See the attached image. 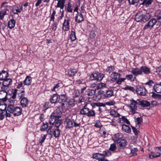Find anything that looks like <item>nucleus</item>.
I'll use <instances>...</instances> for the list:
<instances>
[{"label":"nucleus","mask_w":161,"mask_h":161,"mask_svg":"<svg viewBox=\"0 0 161 161\" xmlns=\"http://www.w3.org/2000/svg\"><path fill=\"white\" fill-rule=\"evenodd\" d=\"M3 80V86H8L12 84V80L11 79L6 78Z\"/></svg>","instance_id":"nucleus-23"},{"label":"nucleus","mask_w":161,"mask_h":161,"mask_svg":"<svg viewBox=\"0 0 161 161\" xmlns=\"http://www.w3.org/2000/svg\"><path fill=\"white\" fill-rule=\"evenodd\" d=\"M5 109L2 110L0 113V120H2L3 119L5 116Z\"/></svg>","instance_id":"nucleus-49"},{"label":"nucleus","mask_w":161,"mask_h":161,"mask_svg":"<svg viewBox=\"0 0 161 161\" xmlns=\"http://www.w3.org/2000/svg\"><path fill=\"white\" fill-rule=\"evenodd\" d=\"M139 0H128L129 3L130 4H134L138 2Z\"/></svg>","instance_id":"nucleus-61"},{"label":"nucleus","mask_w":161,"mask_h":161,"mask_svg":"<svg viewBox=\"0 0 161 161\" xmlns=\"http://www.w3.org/2000/svg\"><path fill=\"white\" fill-rule=\"evenodd\" d=\"M8 73L6 72L5 70H3L0 73V80H3L7 78L8 76Z\"/></svg>","instance_id":"nucleus-21"},{"label":"nucleus","mask_w":161,"mask_h":161,"mask_svg":"<svg viewBox=\"0 0 161 161\" xmlns=\"http://www.w3.org/2000/svg\"><path fill=\"white\" fill-rule=\"evenodd\" d=\"M105 84L104 83H101L99 84L98 86H97L96 88L97 90H98V89L103 88V87H105Z\"/></svg>","instance_id":"nucleus-60"},{"label":"nucleus","mask_w":161,"mask_h":161,"mask_svg":"<svg viewBox=\"0 0 161 161\" xmlns=\"http://www.w3.org/2000/svg\"><path fill=\"white\" fill-rule=\"evenodd\" d=\"M75 104V100L74 98L70 99L68 102V105L71 107H73Z\"/></svg>","instance_id":"nucleus-42"},{"label":"nucleus","mask_w":161,"mask_h":161,"mask_svg":"<svg viewBox=\"0 0 161 161\" xmlns=\"http://www.w3.org/2000/svg\"><path fill=\"white\" fill-rule=\"evenodd\" d=\"M142 13L141 12L137 13L135 15V19L136 21L138 22H141L142 19Z\"/></svg>","instance_id":"nucleus-26"},{"label":"nucleus","mask_w":161,"mask_h":161,"mask_svg":"<svg viewBox=\"0 0 161 161\" xmlns=\"http://www.w3.org/2000/svg\"><path fill=\"white\" fill-rule=\"evenodd\" d=\"M132 102H133L134 103H131L130 104V111L132 114H135L136 113V111L137 108L136 104H137V103L138 102L134 100H133Z\"/></svg>","instance_id":"nucleus-10"},{"label":"nucleus","mask_w":161,"mask_h":161,"mask_svg":"<svg viewBox=\"0 0 161 161\" xmlns=\"http://www.w3.org/2000/svg\"><path fill=\"white\" fill-rule=\"evenodd\" d=\"M136 91L137 94L141 96H145L147 93V91L143 86H137Z\"/></svg>","instance_id":"nucleus-8"},{"label":"nucleus","mask_w":161,"mask_h":161,"mask_svg":"<svg viewBox=\"0 0 161 161\" xmlns=\"http://www.w3.org/2000/svg\"><path fill=\"white\" fill-rule=\"evenodd\" d=\"M105 92L102 90H99L97 92V93H96L93 97V100L95 101H98L102 97V95L104 94Z\"/></svg>","instance_id":"nucleus-11"},{"label":"nucleus","mask_w":161,"mask_h":161,"mask_svg":"<svg viewBox=\"0 0 161 161\" xmlns=\"http://www.w3.org/2000/svg\"><path fill=\"white\" fill-rule=\"evenodd\" d=\"M67 96L66 94L58 95V101L60 100L61 103V106L64 105V103L67 101Z\"/></svg>","instance_id":"nucleus-13"},{"label":"nucleus","mask_w":161,"mask_h":161,"mask_svg":"<svg viewBox=\"0 0 161 161\" xmlns=\"http://www.w3.org/2000/svg\"><path fill=\"white\" fill-rule=\"evenodd\" d=\"M154 90L157 93H161V82L159 84H155L153 87Z\"/></svg>","instance_id":"nucleus-22"},{"label":"nucleus","mask_w":161,"mask_h":161,"mask_svg":"<svg viewBox=\"0 0 161 161\" xmlns=\"http://www.w3.org/2000/svg\"><path fill=\"white\" fill-rule=\"evenodd\" d=\"M96 91V88H90L88 90L87 94L88 96H92L94 94L95 95Z\"/></svg>","instance_id":"nucleus-36"},{"label":"nucleus","mask_w":161,"mask_h":161,"mask_svg":"<svg viewBox=\"0 0 161 161\" xmlns=\"http://www.w3.org/2000/svg\"><path fill=\"white\" fill-rule=\"evenodd\" d=\"M137 149L136 148H134L131 150L130 153L132 154L131 156H134L137 155L136 152L137 151Z\"/></svg>","instance_id":"nucleus-46"},{"label":"nucleus","mask_w":161,"mask_h":161,"mask_svg":"<svg viewBox=\"0 0 161 161\" xmlns=\"http://www.w3.org/2000/svg\"><path fill=\"white\" fill-rule=\"evenodd\" d=\"M104 95L106 97H111V90H107L106 92L104 93Z\"/></svg>","instance_id":"nucleus-51"},{"label":"nucleus","mask_w":161,"mask_h":161,"mask_svg":"<svg viewBox=\"0 0 161 161\" xmlns=\"http://www.w3.org/2000/svg\"><path fill=\"white\" fill-rule=\"evenodd\" d=\"M61 86V84L60 83H58L54 86L53 88L52 89V91H54L56 89H58L59 87Z\"/></svg>","instance_id":"nucleus-55"},{"label":"nucleus","mask_w":161,"mask_h":161,"mask_svg":"<svg viewBox=\"0 0 161 161\" xmlns=\"http://www.w3.org/2000/svg\"><path fill=\"white\" fill-rule=\"evenodd\" d=\"M19 92H20V95H19V98L20 99L21 97L24 96L25 95V90L23 89L20 92V91H19Z\"/></svg>","instance_id":"nucleus-62"},{"label":"nucleus","mask_w":161,"mask_h":161,"mask_svg":"<svg viewBox=\"0 0 161 161\" xmlns=\"http://www.w3.org/2000/svg\"><path fill=\"white\" fill-rule=\"evenodd\" d=\"M7 94L6 92L0 91V105L3 104L4 102H5L7 100Z\"/></svg>","instance_id":"nucleus-9"},{"label":"nucleus","mask_w":161,"mask_h":161,"mask_svg":"<svg viewBox=\"0 0 161 161\" xmlns=\"http://www.w3.org/2000/svg\"><path fill=\"white\" fill-rule=\"evenodd\" d=\"M19 91V90L17 89H15L14 90V92H13V95H12V98L14 99L15 98H16V95L17 93V92Z\"/></svg>","instance_id":"nucleus-56"},{"label":"nucleus","mask_w":161,"mask_h":161,"mask_svg":"<svg viewBox=\"0 0 161 161\" xmlns=\"http://www.w3.org/2000/svg\"><path fill=\"white\" fill-rule=\"evenodd\" d=\"M86 115L88 117H93L95 115V111L92 110H90L89 109L87 111Z\"/></svg>","instance_id":"nucleus-39"},{"label":"nucleus","mask_w":161,"mask_h":161,"mask_svg":"<svg viewBox=\"0 0 161 161\" xmlns=\"http://www.w3.org/2000/svg\"><path fill=\"white\" fill-rule=\"evenodd\" d=\"M65 0H58L56 8H60L61 9H63L64 6Z\"/></svg>","instance_id":"nucleus-20"},{"label":"nucleus","mask_w":161,"mask_h":161,"mask_svg":"<svg viewBox=\"0 0 161 161\" xmlns=\"http://www.w3.org/2000/svg\"><path fill=\"white\" fill-rule=\"evenodd\" d=\"M58 25V23L57 22H54L52 25V30L54 31H55L57 28Z\"/></svg>","instance_id":"nucleus-58"},{"label":"nucleus","mask_w":161,"mask_h":161,"mask_svg":"<svg viewBox=\"0 0 161 161\" xmlns=\"http://www.w3.org/2000/svg\"><path fill=\"white\" fill-rule=\"evenodd\" d=\"M52 114L58 119L62 117V113L59 108H57Z\"/></svg>","instance_id":"nucleus-16"},{"label":"nucleus","mask_w":161,"mask_h":161,"mask_svg":"<svg viewBox=\"0 0 161 161\" xmlns=\"http://www.w3.org/2000/svg\"><path fill=\"white\" fill-rule=\"evenodd\" d=\"M156 72L159 75L161 76V66L157 69Z\"/></svg>","instance_id":"nucleus-64"},{"label":"nucleus","mask_w":161,"mask_h":161,"mask_svg":"<svg viewBox=\"0 0 161 161\" xmlns=\"http://www.w3.org/2000/svg\"><path fill=\"white\" fill-rule=\"evenodd\" d=\"M133 76L132 75H127L125 76L126 79H127L128 80H130L131 81L134 80V79L132 80Z\"/></svg>","instance_id":"nucleus-54"},{"label":"nucleus","mask_w":161,"mask_h":161,"mask_svg":"<svg viewBox=\"0 0 161 161\" xmlns=\"http://www.w3.org/2000/svg\"><path fill=\"white\" fill-rule=\"evenodd\" d=\"M153 2V0H143L142 4L144 5L146 7H148Z\"/></svg>","instance_id":"nucleus-41"},{"label":"nucleus","mask_w":161,"mask_h":161,"mask_svg":"<svg viewBox=\"0 0 161 161\" xmlns=\"http://www.w3.org/2000/svg\"><path fill=\"white\" fill-rule=\"evenodd\" d=\"M69 19H65L63 25L62 29L65 31H67L69 29Z\"/></svg>","instance_id":"nucleus-15"},{"label":"nucleus","mask_w":161,"mask_h":161,"mask_svg":"<svg viewBox=\"0 0 161 161\" xmlns=\"http://www.w3.org/2000/svg\"><path fill=\"white\" fill-rule=\"evenodd\" d=\"M126 79V78H120V77L116 81V83L119 84L120 85L121 84V83L123 82Z\"/></svg>","instance_id":"nucleus-48"},{"label":"nucleus","mask_w":161,"mask_h":161,"mask_svg":"<svg viewBox=\"0 0 161 161\" xmlns=\"http://www.w3.org/2000/svg\"><path fill=\"white\" fill-rule=\"evenodd\" d=\"M155 17H156L157 22L159 23L158 24V25L160 26L161 25V11H158L155 13Z\"/></svg>","instance_id":"nucleus-25"},{"label":"nucleus","mask_w":161,"mask_h":161,"mask_svg":"<svg viewBox=\"0 0 161 161\" xmlns=\"http://www.w3.org/2000/svg\"><path fill=\"white\" fill-rule=\"evenodd\" d=\"M111 81H116L118 78L120 77V75L117 73L114 72L111 74Z\"/></svg>","instance_id":"nucleus-29"},{"label":"nucleus","mask_w":161,"mask_h":161,"mask_svg":"<svg viewBox=\"0 0 161 161\" xmlns=\"http://www.w3.org/2000/svg\"><path fill=\"white\" fill-rule=\"evenodd\" d=\"M137 104L143 107H149L150 105V103L149 102L144 100L139 101Z\"/></svg>","instance_id":"nucleus-17"},{"label":"nucleus","mask_w":161,"mask_h":161,"mask_svg":"<svg viewBox=\"0 0 161 161\" xmlns=\"http://www.w3.org/2000/svg\"><path fill=\"white\" fill-rule=\"evenodd\" d=\"M131 127L132 130H133V131L135 135L136 136H137L138 135V130L135 127L132 126Z\"/></svg>","instance_id":"nucleus-63"},{"label":"nucleus","mask_w":161,"mask_h":161,"mask_svg":"<svg viewBox=\"0 0 161 161\" xmlns=\"http://www.w3.org/2000/svg\"><path fill=\"white\" fill-rule=\"evenodd\" d=\"M111 155V152L108 150L103 151V153H96L92 154L93 158L98 160V161H108L105 158L106 157Z\"/></svg>","instance_id":"nucleus-2"},{"label":"nucleus","mask_w":161,"mask_h":161,"mask_svg":"<svg viewBox=\"0 0 161 161\" xmlns=\"http://www.w3.org/2000/svg\"><path fill=\"white\" fill-rule=\"evenodd\" d=\"M120 116V114L116 112L114 109H111V117H119Z\"/></svg>","instance_id":"nucleus-37"},{"label":"nucleus","mask_w":161,"mask_h":161,"mask_svg":"<svg viewBox=\"0 0 161 161\" xmlns=\"http://www.w3.org/2000/svg\"><path fill=\"white\" fill-rule=\"evenodd\" d=\"M89 108L87 107V106L85 105L82 107V108L80 109V113L82 115H86L87 114V111Z\"/></svg>","instance_id":"nucleus-34"},{"label":"nucleus","mask_w":161,"mask_h":161,"mask_svg":"<svg viewBox=\"0 0 161 161\" xmlns=\"http://www.w3.org/2000/svg\"><path fill=\"white\" fill-rule=\"evenodd\" d=\"M19 8L18 6L16 7L17 9H16V11H15V9L14 8H12V11L14 14H18V13H20L21 12V11L22 10V9H23L22 6L19 5Z\"/></svg>","instance_id":"nucleus-32"},{"label":"nucleus","mask_w":161,"mask_h":161,"mask_svg":"<svg viewBox=\"0 0 161 161\" xmlns=\"http://www.w3.org/2000/svg\"><path fill=\"white\" fill-rule=\"evenodd\" d=\"M66 10L69 12L71 13L72 12L73 8H72V4L70 3H69L68 4Z\"/></svg>","instance_id":"nucleus-45"},{"label":"nucleus","mask_w":161,"mask_h":161,"mask_svg":"<svg viewBox=\"0 0 161 161\" xmlns=\"http://www.w3.org/2000/svg\"><path fill=\"white\" fill-rule=\"evenodd\" d=\"M159 153H157L156 154H149V157L150 158H157L160 156Z\"/></svg>","instance_id":"nucleus-52"},{"label":"nucleus","mask_w":161,"mask_h":161,"mask_svg":"<svg viewBox=\"0 0 161 161\" xmlns=\"http://www.w3.org/2000/svg\"><path fill=\"white\" fill-rule=\"evenodd\" d=\"M151 93L153 94L151 96L153 98L161 99V95L156 94L153 92Z\"/></svg>","instance_id":"nucleus-44"},{"label":"nucleus","mask_w":161,"mask_h":161,"mask_svg":"<svg viewBox=\"0 0 161 161\" xmlns=\"http://www.w3.org/2000/svg\"><path fill=\"white\" fill-rule=\"evenodd\" d=\"M47 132L49 135H53L56 138L58 137L60 135V130L58 128L52 129V126H50L48 129Z\"/></svg>","instance_id":"nucleus-6"},{"label":"nucleus","mask_w":161,"mask_h":161,"mask_svg":"<svg viewBox=\"0 0 161 161\" xmlns=\"http://www.w3.org/2000/svg\"><path fill=\"white\" fill-rule=\"evenodd\" d=\"M57 119H58L51 114L49 119L50 124L52 125H53L54 122H55Z\"/></svg>","instance_id":"nucleus-33"},{"label":"nucleus","mask_w":161,"mask_h":161,"mask_svg":"<svg viewBox=\"0 0 161 161\" xmlns=\"http://www.w3.org/2000/svg\"><path fill=\"white\" fill-rule=\"evenodd\" d=\"M122 130L125 132L129 133L131 132V129L128 125L125 124L123 125L122 127Z\"/></svg>","instance_id":"nucleus-31"},{"label":"nucleus","mask_w":161,"mask_h":161,"mask_svg":"<svg viewBox=\"0 0 161 161\" xmlns=\"http://www.w3.org/2000/svg\"><path fill=\"white\" fill-rule=\"evenodd\" d=\"M151 17V15L150 13H147L145 14H142V22L145 23Z\"/></svg>","instance_id":"nucleus-19"},{"label":"nucleus","mask_w":161,"mask_h":161,"mask_svg":"<svg viewBox=\"0 0 161 161\" xmlns=\"http://www.w3.org/2000/svg\"><path fill=\"white\" fill-rule=\"evenodd\" d=\"M75 22L79 23L84 20V18L82 14L78 12L75 17Z\"/></svg>","instance_id":"nucleus-12"},{"label":"nucleus","mask_w":161,"mask_h":161,"mask_svg":"<svg viewBox=\"0 0 161 161\" xmlns=\"http://www.w3.org/2000/svg\"><path fill=\"white\" fill-rule=\"evenodd\" d=\"M48 127V123L47 122L43 123L42 125L41 126L40 130L42 131H45Z\"/></svg>","instance_id":"nucleus-35"},{"label":"nucleus","mask_w":161,"mask_h":161,"mask_svg":"<svg viewBox=\"0 0 161 161\" xmlns=\"http://www.w3.org/2000/svg\"><path fill=\"white\" fill-rule=\"evenodd\" d=\"M123 137V135L121 133H118L114 135L112 137L114 142H117Z\"/></svg>","instance_id":"nucleus-18"},{"label":"nucleus","mask_w":161,"mask_h":161,"mask_svg":"<svg viewBox=\"0 0 161 161\" xmlns=\"http://www.w3.org/2000/svg\"><path fill=\"white\" fill-rule=\"evenodd\" d=\"M49 100L52 103H55L59 102L58 95L57 94H53Z\"/></svg>","instance_id":"nucleus-14"},{"label":"nucleus","mask_w":161,"mask_h":161,"mask_svg":"<svg viewBox=\"0 0 161 161\" xmlns=\"http://www.w3.org/2000/svg\"><path fill=\"white\" fill-rule=\"evenodd\" d=\"M154 84V81L152 80H149V81L146 82L145 84V85H148L149 86H152Z\"/></svg>","instance_id":"nucleus-53"},{"label":"nucleus","mask_w":161,"mask_h":161,"mask_svg":"<svg viewBox=\"0 0 161 161\" xmlns=\"http://www.w3.org/2000/svg\"><path fill=\"white\" fill-rule=\"evenodd\" d=\"M104 77L103 74L98 72H93L90 76V79L91 80H96L97 81H101Z\"/></svg>","instance_id":"nucleus-5"},{"label":"nucleus","mask_w":161,"mask_h":161,"mask_svg":"<svg viewBox=\"0 0 161 161\" xmlns=\"http://www.w3.org/2000/svg\"><path fill=\"white\" fill-rule=\"evenodd\" d=\"M70 38L72 41H74L76 38L75 32L74 31H73V30L71 31Z\"/></svg>","instance_id":"nucleus-40"},{"label":"nucleus","mask_w":161,"mask_h":161,"mask_svg":"<svg viewBox=\"0 0 161 161\" xmlns=\"http://www.w3.org/2000/svg\"><path fill=\"white\" fill-rule=\"evenodd\" d=\"M157 22V21L156 19L153 18L151 19L147 24L145 25L143 27L144 30L152 29L155 25Z\"/></svg>","instance_id":"nucleus-7"},{"label":"nucleus","mask_w":161,"mask_h":161,"mask_svg":"<svg viewBox=\"0 0 161 161\" xmlns=\"http://www.w3.org/2000/svg\"><path fill=\"white\" fill-rule=\"evenodd\" d=\"M32 81V78L30 76H26L23 83L25 85L29 86Z\"/></svg>","instance_id":"nucleus-24"},{"label":"nucleus","mask_w":161,"mask_h":161,"mask_svg":"<svg viewBox=\"0 0 161 161\" xmlns=\"http://www.w3.org/2000/svg\"><path fill=\"white\" fill-rule=\"evenodd\" d=\"M7 110L10 113L13 114L14 116H19L22 113V109L21 108L17 106L15 107L12 104L8 106Z\"/></svg>","instance_id":"nucleus-3"},{"label":"nucleus","mask_w":161,"mask_h":161,"mask_svg":"<svg viewBox=\"0 0 161 161\" xmlns=\"http://www.w3.org/2000/svg\"><path fill=\"white\" fill-rule=\"evenodd\" d=\"M15 23L16 22L15 20L12 19L8 22V26L10 29H12L15 26Z\"/></svg>","instance_id":"nucleus-28"},{"label":"nucleus","mask_w":161,"mask_h":161,"mask_svg":"<svg viewBox=\"0 0 161 161\" xmlns=\"http://www.w3.org/2000/svg\"><path fill=\"white\" fill-rule=\"evenodd\" d=\"M74 120L70 115L65 118L64 121V124L66 129H70L73 127Z\"/></svg>","instance_id":"nucleus-4"},{"label":"nucleus","mask_w":161,"mask_h":161,"mask_svg":"<svg viewBox=\"0 0 161 161\" xmlns=\"http://www.w3.org/2000/svg\"><path fill=\"white\" fill-rule=\"evenodd\" d=\"M28 101L27 99L25 97L22 98L20 101V104L23 108H25L27 106Z\"/></svg>","instance_id":"nucleus-27"},{"label":"nucleus","mask_w":161,"mask_h":161,"mask_svg":"<svg viewBox=\"0 0 161 161\" xmlns=\"http://www.w3.org/2000/svg\"><path fill=\"white\" fill-rule=\"evenodd\" d=\"M131 72L134 75L137 76L142 75L143 74L148 75L150 73V68L147 67L143 65L140 68L138 67L132 68Z\"/></svg>","instance_id":"nucleus-1"},{"label":"nucleus","mask_w":161,"mask_h":161,"mask_svg":"<svg viewBox=\"0 0 161 161\" xmlns=\"http://www.w3.org/2000/svg\"><path fill=\"white\" fill-rule=\"evenodd\" d=\"M62 121L61 119H57L54 123L55 124V127H56L57 128H58L62 124Z\"/></svg>","instance_id":"nucleus-43"},{"label":"nucleus","mask_w":161,"mask_h":161,"mask_svg":"<svg viewBox=\"0 0 161 161\" xmlns=\"http://www.w3.org/2000/svg\"><path fill=\"white\" fill-rule=\"evenodd\" d=\"M124 89L125 90H130L133 92L135 90L134 87L129 86H126L124 88Z\"/></svg>","instance_id":"nucleus-47"},{"label":"nucleus","mask_w":161,"mask_h":161,"mask_svg":"<svg viewBox=\"0 0 161 161\" xmlns=\"http://www.w3.org/2000/svg\"><path fill=\"white\" fill-rule=\"evenodd\" d=\"M68 74L70 76H74L76 73V71L75 69H71L68 70Z\"/></svg>","instance_id":"nucleus-38"},{"label":"nucleus","mask_w":161,"mask_h":161,"mask_svg":"<svg viewBox=\"0 0 161 161\" xmlns=\"http://www.w3.org/2000/svg\"><path fill=\"white\" fill-rule=\"evenodd\" d=\"M56 11L55 10H53V13L51 14V17H50V21H54V20L55 19V15L56 14Z\"/></svg>","instance_id":"nucleus-50"},{"label":"nucleus","mask_w":161,"mask_h":161,"mask_svg":"<svg viewBox=\"0 0 161 161\" xmlns=\"http://www.w3.org/2000/svg\"><path fill=\"white\" fill-rule=\"evenodd\" d=\"M142 121V119L141 117H138L136 120V122L138 125L141 124Z\"/></svg>","instance_id":"nucleus-57"},{"label":"nucleus","mask_w":161,"mask_h":161,"mask_svg":"<svg viewBox=\"0 0 161 161\" xmlns=\"http://www.w3.org/2000/svg\"><path fill=\"white\" fill-rule=\"evenodd\" d=\"M121 119L125 123L127 124L128 125H129L130 124V122L128 120V119L125 116H122L121 117Z\"/></svg>","instance_id":"nucleus-59"},{"label":"nucleus","mask_w":161,"mask_h":161,"mask_svg":"<svg viewBox=\"0 0 161 161\" xmlns=\"http://www.w3.org/2000/svg\"><path fill=\"white\" fill-rule=\"evenodd\" d=\"M127 143L126 140L121 139L118 143L119 146L120 148H123L126 146Z\"/></svg>","instance_id":"nucleus-30"}]
</instances>
